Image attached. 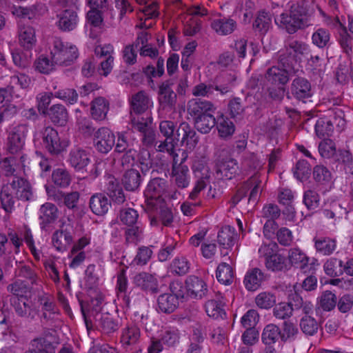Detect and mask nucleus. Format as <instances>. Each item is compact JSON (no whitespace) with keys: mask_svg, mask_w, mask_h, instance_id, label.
I'll use <instances>...</instances> for the list:
<instances>
[{"mask_svg":"<svg viewBox=\"0 0 353 353\" xmlns=\"http://www.w3.org/2000/svg\"><path fill=\"white\" fill-rule=\"evenodd\" d=\"M33 197L30 183L23 179L14 177L12 183L6 184L2 188L1 193V205L6 212L10 213L14 208V198L23 201H30Z\"/></svg>","mask_w":353,"mask_h":353,"instance_id":"1","label":"nucleus"},{"mask_svg":"<svg viewBox=\"0 0 353 353\" xmlns=\"http://www.w3.org/2000/svg\"><path fill=\"white\" fill-rule=\"evenodd\" d=\"M52 179L55 185L61 188L68 187L71 181L68 171L63 168L55 169L52 172Z\"/></svg>","mask_w":353,"mask_h":353,"instance_id":"45","label":"nucleus"},{"mask_svg":"<svg viewBox=\"0 0 353 353\" xmlns=\"http://www.w3.org/2000/svg\"><path fill=\"white\" fill-rule=\"evenodd\" d=\"M324 271L330 276H336L343 272L342 261L336 258H330L324 263Z\"/></svg>","mask_w":353,"mask_h":353,"instance_id":"52","label":"nucleus"},{"mask_svg":"<svg viewBox=\"0 0 353 353\" xmlns=\"http://www.w3.org/2000/svg\"><path fill=\"white\" fill-rule=\"evenodd\" d=\"M259 320L256 310H249L241 319V323L246 329H254Z\"/></svg>","mask_w":353,"mask_h":353,"instance_id":"60","label":"nucleus"},{"mask_svg":"<svg viewBox=\"0 0 353 353\" xmlns=\"http://www.w3.org/2000/svg\"><path fill=\"white\" fill-rule=\"evenodd\" d=\"M50 54L56 64L68 65L77 58L78 50L74 45L55 37L52 39Z\"/></svg>","mask_w":353,"mask_h":353,"instance_id":"3","label":"nucleus"},{"mask_svg":"<svg viewBox=\"0 0 353 353\" xmlns=\"http://www.w3.org/2000/svg\"><path fill=\"white\" fill-rule=\"evenodd\" d=\"M165 181L159 178L151 180L144 192L146 199L152 205L164 200L165 194Z\"/></svg>","mask_w":353,"mask_h":353,"instance_id":"9","label":"nucleus"},{"mask_svg":"<svg viewBox=\"0 0 353 353\" xmlns=\"http://www.w3.org/2000/svg\"><path fill=\"white\" fill-rule=\"evenodd\" d=\"M56 64L53 59L50 60L47 57L41 55L34 62V66L37 70L43 74L50 73Z\"/></svg>","mask_w":353,"mask_h":353,"instance_id":"58","label":"nucleus"},{"mask_svg":"<svg viewBox=\"0 0 353 353\" xmlns=\"http://www.w3.org/2000/svg\"><path fill=\"white\" fill-rule=\"evenodd\" d=\"M299 334V330L295 325L290 322H284L282 332L281 331V339L283 341H292Z\"/></svg>","mask_w":353,"mask_h":353,"instance_id":"59","label":"nucleus"},{"mask_svg":"<svg viewBox=\"0 0 353 353\" xmlns=\"http://www.w3.org/2000/svg\"><path fill=\"white\" fill-rule=\"evenodd\" d=\"M78 23V16L75 10L65 9L59 15L57 25L63 31L74 30Z\"/></svg>","mask_w":353,"mask_h":353,"instance_id":"21","label":"nucleus"},{"mask_svg":"<svg viewBox=\"0 0 353 353\" xmlns=\"http://www.w3.org/2000/svg\"><path fill=\"white\" fill-rule=\"evenodd\" d=\"M52 241L58 251L63 252L72 241L70 229L68 226H63L53 234Z\"/></svg>","mask_w":353,"mask_h":353,"instance_id":"19","label":"nucleus"},{"mask_svg":"<svg viewBox=\"0 0 353 353\" xmlns=\"http://www.w3.org/2000/svg\"><path fill=\"white\" fill-rule=\"evenodd\" d=\"M265 266L268 270L272 271H282L290 268V264L285 256L277 252L268 258L265 261Z\"/></svg>","mask_w":353,"mask_h":353,"instance_id":"34","label":"nucleus"},{"mask_svg":"<svg viewBox=\"0 0 353 353\" xmlns=\"http://www.w3.org/2000/svg\"><path fill=\"white\" fill-rule=\"evenodd\" d=\"M122 183L126 190H136L141 183V176L139 172L134 168L128 170L123 174Z\"/></svg>","mask_w":353,"mask_h":353,"instance_id":"27","label":"nucleus"},{"mask_svg":"<svg viewBox=\"0 0 353 353\" xmlns=\"http://www.w3.org/2000/svg\"><path fill=\"white\" fill-rule=\"evenodd\" d=\"M263 279V274L259 268H254L249 270L243 280L245 288L249 291L257 290Z\"/></svg>","mask_w":353,"mask_h":353,"instance_id":"26","label":"nucleus"},{"mask_svg":"<svg viewBox=\"0 0 353 353\" xmlns=\"http://www.w3.org/2000/svg\"><path fill=\"white\" fill-rule=\"evenodd\" d=\"M316 259H310L307 254L299 248H292L288 252V262L290 268L293 266L304 272L313 270Z\"/></svg>","mask_w":353,"mask_h":353,"instance_id":"7","label":"nucleus"},{"mask_svg":"<svg viewBox=\"0 0 353 353\" xmlns=\"http://www.w3.org/2000/svg\"><path fill=\"white\" fill-rule=\"evenodd\" d=\"M326 205V208L323 210V214L327 219H333V223L341 220L343 214L345 212V209L336 201H332L330 203H327Z\"/></svg>","mask_w":353,"mask_h":353,"instance_id":"39","label":"nucleus"},{"mask_svg":"<svg viewBox=\"0 0 353 353\" xmlns=\"http://www.w3.org/2000/svg\"><path fill=\"white\" fill-rule=\"evenodd\" d=\"M290 93L296 99L306 103L313 94L310 82L303 77L295 78L290 85Z\"/></svg>","mask_w":353,"mask_h":353,"instance_id":"10","label":"nucleus"},{"mask_svg":"<svg viewBox=\"0 0 353 353\" xmlns=\"http://www.w3.org/2000/svg\"><path fill=\"white\" fill-rule=\"evenodd\" d=\"M183 290L185 296L194 299H201L208 292V286L205 282L195 276H190L187 278L185 283V288H178Z\"/></svg>","mask_w":353,"mask_h":353,"instance_id":"6","label":"nucleus"},{"mask_svg":"<svg viewBox=\"0 0 353 353\" xmlns=\"http://www.w3.org/2000/svg\"><path fill=\"white\" fill-rule=\"evenodd\" d=\"M211 27L218 34L228 35L235 30L237 24L231 18L223 17L214 19L211 23Z\"/></svg>","mask_w":353,"mask_h":353,"instance_id":"22","label":"nucleus"},{"mask_svg":"<svg viewBox=\"0 0 353 353\" xmlns=\"http://www.w3.org/2000/svg\"><path fill=\"white\" fill-rule=\"evenodd\" d=\"M18 37L20 46L25 50H31L36 45L35 30L30 26L20 25L18 30Z\"/></svg>","mask_w":353,"mask_h":353,"instance_id":"17","label":"nucleus"},{"mask_svg":"<svg viewBox=\"0 0 353 353\" xmlns=\"http://www.w3.org/2000/svg\"><path fill=\"white\" fill-rule=\"evenodd\" d=\"M179 331L174 327H168L163 329L159 339L165 347H172L179 343Z\"/></svg>","mask_w":353,"mask_h":353,"instance_id":"35","label":"nucleus"},{"mask_svg":"<svg viewBox=\"0 0 353 353\" xmlns=\"http://www.w3.org/2000/svg\"><path fill=\"white\" fill-rule=\"evenodd\" d=\"M215 118L212 114H205L195 119V128L199 132H209L215 125Z\"/></svg>","mask_w":353,"mask_h":353,"instance_id":"46","label":"nucleus"},{"mask_svg":"<svg viewBox=\"0 0 353 353\" xmlns=\"http://www.w3.org/2000/svg\"><path fill=\"white\" fill-rule=\"evenodd\" d=\"M143 229L141 225H136L126 230L125 241L128 243L137 244L143 238Z\"/></svg>","mask_w":353,"mask_h":353,"instance_id":"57","label":"nucleus"},{"mask_svg":"<svg viewBox=\"0 0 353 353\" xmlns=\"http://www.w3.org/2000/svg\"><path fill=\"white\" fill-rule=\"evenodd\" d=\"M312 42L320 48L326 47L330 40V33L325 28L317 29L312 34Z\"/></svg>","mask_w":353,"mask_h":353,"instance_id":"50","label":"nucleus"},{"mask_svg":"<svg viewBox=\"0 0 353 353\" xmlns=\"http://www.w3.org/2000/svg\"><path fill=\"white\" fill-rule=\"evenodd\" d=\"M43 142L50 152L58 154L65 150L70 141L66 134H47Z\"/></svg>","mask_w":353,"mask_h":353,"instance_id":"13","label":"nucleus"},{"mask_svg":"<svg viewBox=\"0 0 353 353\" xmlns=\"http://www.w3.org/2000/svg\"><path fill=\"white\" fill-rule=\"evenodd\" d=\"M53 97L57 98L63 101L74 104L77 101L78 93L73 88H60L57 90V86L54 87Z\"/></svg>","mask_w":353,"mask_h":353,"instance_id":"42","label":"nucleus"},{"mask_svg":"<svg viewBox=\"0 0 353 353\" xmlns=\"http://www.w3.org/2000/svg\"><path fill=\"white\" fill-rule=\"evenodd\" d=\"M314 242L316 252L323 255H330L336 248V241L330 237L314 238Z\"/></svg>","mask_w":353,"mask_h":353,"instance_id":"31","label":"nucleus"},{"mask_svg":"<svg viewBox=\"0 0 353 353\" xmlns=\"http://www.w3.org/2000/svg\"><path fill=\"white\" fill-rule=\"evenodd\" d=\"M115 143L114 134H97L94 139V145L98 151L108 153Z\"/></svg>","mask_w":353,"mask_h":353,"instance_id":"33","label":"nucleus"},{"mask_svg":"<svg viewBox=\"0 0 353 353\" xmlns=\"http://www.w3.org/2000/svg\"><path fill=\"white\" fill-rule=\"evenodd\" d=\"M173 79L163 81L159 85L158 100L163 110H172L176 103V94L172 90Z\"/></svg>","mask_w":353,"mask_h":353,"instance_id":"8","label":"nucleus"},{"mask_svg":"<svg viewBox=\"0 0 353 353\" xmlns=\"http://www.w3.org/2000/svg\"><path fill=\"white\" fill-rule=\"evenodd\" d=\"M92 154L90 150L74 148L70 152L69 163L77 172L86 171V167L91 163Z\"/></svg>","mask_w":353,"mask_h":353,"instance_id":"11","label":"nucleus"},{"mask_svg":"<svg viewBox=\"0 0 353 353\" xmlns=\"http://www.w3.org/2000/svg\"><path fill=\"white\" fill-rule=\"evenodd\" d=\"M292 307L288 303H280L276 305L274 310V316L279 319H285L292 314Z\"/></svg>","mask_w":353,"mask_h":353,"instance_id":"63","label":"nucleus"},{"mask_svg":"<svg viewBox=\"0 0 353 353\" xmlns=\"http://www.w3.org/2000/svg\"><path fill=\"white\" fill-rule=\"evenodd\" d=\"M281 338V330L274 324L267 325L262 332L261 339L263 343L268 345L275 343Z\"/></svg>","mask_w":353,"mask_h":353,"instance_id":"41","label":"nucleus"},{"mask_svg":"<svg viewBox=\"0 0 353 353\" xmlns=\"http://www.w3.org/2000/svg\"><path fill=\"white\" fill-rule=\"evenodd\" d=\"M131 114H137L145 112L150 106L152 101L148 93L141 90L132 96L131 98Z\"/></svg>","mask_w":353,"mask_h":353,"instance_id":"18","label":"nucleus"},{"mask_svg":"<svg viewBox=\"0 0 353 353\" xmlns=\"http://www.w3.org/2000/svg\"><path fill=\"white\" fill-rule=\"evenodd\" d=\"M287 52L292 55L293 58H299L301 57H307L310 54L309 46L303 42L297 40H289L285 46Z\"/></svg>","mask_w":353,"mask_h":353,"instance_id":"30","label":"nucleus"},{"mask_svg":"<svg viewBox=\"0 0 353 353\" xmlns=\"http://www.w3.org/2000/svg\"><path fill=\"white\" fill-rule=\"evenodd\" d=\"M111 204L108 198L103 194H96L90 199V208L92 212L99 216L108 212Z\"/></svg>","mask_w":353,"mask_h":353,"instance_id":"23","label":"nucleus"},{"mask_svg":"<svg viewBox=\"0 0 353 353\" xmlns=\"http://www.w3.org/2000/svg\"><path fill=\"white\" fill-rule=\"evenodd\" d=\"M214 110V105L209 101L193 99L188 103V113L196 119L205 114H211Z\"/></svg>","mask_w":353,"mask_h":353,"instance_id":"15","label":"nucleus"},{"mask_svg":"<svg viewBox=\"0 0 353 353\" xmlns=\"http://www.w3.org/2000/svg\"><path fill=\"white\" fill-rule=\"evenodd\" d=\"M319 152L321 156L324 158L333 157L336 152L334 143L329 138H324L319 144Z\"/></svg>","mask_w":353,"mask_h":353,"instance_id":"54","label":"nucleus"},{"mask_svg":"<svg viewBox=\"0 0 353 353\" xmlns=\"http://www.w3.org/2000/svg\"><path fill=\"white\" fill-rule=\"evenodd\" d=\"M26 353H56L54 345L44 338L33 340L31 343V349Z\"/></svg>","mask_w":353,"mask_h":353,"instance_id":"37","label":"nucleus"},{"mask_svg":"<svg viewBox=\"0 0 353 353\" xmlns=\"http://www.w3.org/2000/svg\"><path fill=\"white\" fill-rule=\"evenodd\" d=\"M300 327L305 334L314 335L318 330V323L314 318L305 315L301 320Z\"/></svg>","mask_w":353,"mask_h":353,"instance_id":"55","label":"nucleus"},{"mask_svg":"<svg viewBox=\"0 0 353 353\" xmlns=\"http://www.w3.org/2000/svg\"><path fill=\"white\" fill-rule=\"evenodd\" d=\"M307 3L301 1L292 4L288 12L282 13L279 17L275 19V23L290 34L307 26L310 17Z\"/></svg>","mask_w":353,"mask_h":353,"instance_id":"2","label":"nucleus"},{"mask_svg":"<svg viewBox=\"0 0 353 353\" xmlns=\"http://www.w3.org/2000/svg\"><path fill=\"white\" fill-rule=\"evenodd\" d=\"M236 237L235 229L230 225L223 227L217 236L219 244L225 246L226 248L234 245Z\"/></svg>","mask_w":353,"mask_h":353,"instance_id":"38","label":"nucleus"},{"mask_svg":"<svg viewBox=\"0 0 353 353\" xmlns=\"http://www.w3.org/2000/svg\"><path fill=\"white\" fill-rule=\"evenodd\" d=\"M338 41L344 52L347 54L352 52L353 39L345 29H343L339 33Z\"/></svg>","mask_w":353,"mask_h":353,"instance_id":"62","label":"nucleus"},{"mask_svg":"<svg viewBox=\"0 0 353 353\" xmlns=\"http://www.w3.org/2000/svg\"><path fill=\"white\" fill-rule=\"evenodd\" d=\"M190 174L188 167L183 162L177 164L174 161L172 165L171 179L179 188H185L190 183Z\"/></svg>","mask_w":353,"mask_h":353,"instance_id":"14","label":"nucleus"},{"mask_svg":"<svg viewBox=\"0 0 353 353\" xmlns=\"http://www.w3.org/2000/svg\"><path fill=\"white\" fill-rule=\"evenodd\" d=\"M266 85H286L289 81V72L279 65L268 68L265 74Z\"/></svg>","mask_w":353,"mask_h":353,"instance_id":"16","label":"nucleus"},{"mask_svg":"<svg viewBox=\"0 0 353 353\" xmlns=\"http://www.w3.org/2000/svg\"><path fill=\"white\" fill-rule=\"evenodd\" d=\"M238 165L234 159H229L221 162L217 167V174L222 179H231L237 173Z\"/></svg>","mask_w":353,"mask_h":353,"instance_id":"28","label":"nucleus"},{"mask_svg":"<svg viewBox=\"0 0 353 353\" xmlns=\"http://www.w3.org/2000/svg\"><path fill=\"white\" fill-rule=\"evenodd\" d=\"M42 306L43 317L47 321H53L59 315L58 309L52 299L48 295H44L39 299Z\"/></svg>","mask_w":353,"mask_h":353,"instance_id":"29","label":"nucleus"},{"mask_svg":"<svg viewBox=\"0 0 353 353\" xmlns=\"http://www.w3.org/2000/svg\"><path fill=\"white\" fill-rule=\"evenodd\" d=\"M225 299L222 294L217 293L214 296L208 300L204 305L207 315L214 319H223L225 316Z\"/></svg>","mask_w":353,"mask_h":353,"instance_id":"12","label":"nucleus"},{"mask_svg":"<svg viewBox=\"0 0 353 353\" xmlns=\"http://www.w3.org/2000/svg\"><path fill=\"white\" fill-rule=\"evenodd\" d=\"M99 327L105 334H111L119 329V324L108 314L102 315L99 321Z\"/></svg>","mask_w":353,"mask_h":353,"instance_id":"51","label":"nucleus"},{"mask_svg":"<svg viewBox=\"0 0 353 353\" xmlns=\"http://www.w3.org/2000/svg\"><path fill=\"white\" fill-rule=\"evenodd\" d=\"M333 158L336 161L344 164V169L347 174H353V157L348 150H339L335 152Z\"/></svg>","mask_w":353,"mask_h":353,"instance_id":"44","label":"nucleus"},{"mask_svg":"<svg viewBox=\"0 0 353 353\" xmlns=\"http://www.w3.org/2000/svg\"><path fill=\"white\" fill-rule=\"evenodd\" d=\"M24 134H10L8 137V147L11 153H17L24 145Z\"/></svg>","mask_w":353,"mask_h":353,"instance_id":"56","label":"nucleus"},{"mask_svg":"<svg viewBox=\"0 0 353 353\" xmlns=\"http://www.w3.org/2000/svg\"><path fill=\"white\" fill-rule=\"evenodd\" d=\"M133 282L136 285L147 292L157 293L158 291L157 279L148 273L141 272L137 274L133 278Z\"/></svg>","mask_w":353,"mask_h":353,"instance_id":"20","label":"nucleus"},{"mask_svg":"<svg viewBox=\"0 0 353 353\" xmlns=\"http://www.w3.org/2000/svg\"><path fill=\"white\" fill-rule=\"evenodd\" d=\"M336 304V296L330 291H325L319 298V307L324 311H331Z\"/></svg>","mask_w":353,"mask_h":353,"instance_id":"47","label":"nucleus"},{"mask_svg":"<svg viewBox=\"0 0 353 353\" xmlns=\"http://www.w3.org/2000/svg\"><path fill=\"white\" fill-rule=\"evenodd\" d=\"M167 136L164 141L160 142L158 149L161 152H168L170 154L174 153L175 148L178 145L179 140H176V135L178 137L180 134H165Z\"/></svg>","mask_w":353,"mask_h":353,"instance_id":"53","label":"nucleus"},{"mask_svg":"<svg viewBox=\"0 0 353 353\" xmlns=\"http://www.w3.org/2000/svg\"><path fill=\"white\" fill-rule=\"evenodd\" d=\"M228 110L233 118L241 115L245 110L241 99L239 97L232 98L228 103Z\"/></svg>","mask_w":353,"mask_h":353,"instance_id":"64","label":"nucleus"},{"mask_svg":"<svg viewBox=\"0 0 353 353\" xmlns=\"http://www.w3.org/2000/svg\"><path fill=\"white\" fill-rule=\"evenodd\" d=\"M303 203L309 210H314L319 205L320 198L318 193L314 190H308L303 195Z\"/></svg>","mask_w":353,"mask_h":353,"instance_id":"61","label":"nucleus"},{"mask_svg":"<svg viewBox=\"0 0 353 353\" xmlns=\"http://www.w3.org/2000/svg\"><path fill=\"white\" fill-rule=\"evenodd\" d=\"M276 301L275 296L267 292L259 293L255 298L256 305L265 310L271 308L276 303Z\"/></svg>","mask_w":353,"mask_h":353,"instance_id":"48","label":"nucleus"},{"mask_svg":"<svg viewBox=\"0 0 353 353\" xmlns=\"http://www.w3.org/2000/svg\"><path fill=\"white\" fill-rule=\"evenodd\" d=\"M192 168L195 177L198 179L193 190L190 194V198L194 199L197 194L205 188L210 174L205 158L194 160Z\"/></svg>","mask_w":353,"mask_h":353,"instance_id":"5","label":"nucleus"},{"mask_svg":"<svg viewBox=\"0 0 353 353\" xmlns=\"http://www.w3.org/2000/svg\"><path fill=\"white\" fill-rule=\"evenodd\" d=\"M139 328L134 323L128 324L121 330V343L123 345H131L137 343L140 338Z\"/></svg>","mask_w":353,"mask_h":353,"instance_id":"25","label":"nucleus"},{"mask_svg":"<svg viewBox=\"0 0 353 353\" xmlns=\"http://www.w3.org/2000/svg\"><path fill=\"white\" fill-rule=\"evenodd\" d=\"M173 294L165 293L160 295L157 299L159 310L164 313L173 312L178 306L179 298H184L185 294L183 290H178L182 288L181 283L173 282L170 285Z\"/></svg>","mask_w":353,"mask_h":353,"instance_id":"4","label":"nucleus"},{"mask_svg":"<svg viewBox=\"0 0 353 353\" xmlns=\"http://www.w3.org/2000/svg\"><path fill=\"white\" fill-rule=\"evenodd\" d=\"M216 276L220 283L228 285L233 281L234 272L229 264L222 263L216 268Z\"/></svg>","mask_w":353,"mask_h":353,"instance_id":"40","label":"nucleus"},{"mask_svg":"<svg viewBox=\"0 0 353 353\" xmlns=\"http://www.w3.org/2000/svg\"><path fill=\"white\" fill-rule=\"evenodd\" d=\"M271 21L272 20L269 14L266 12L262 11L259 13L253 24V27L261 34H265L269 30L271 26Z\"/></svg>","mask_w":353,"mask_h":353,"instance_id":"49","label":"nucleus"},{"mask_svg":"<svg viewBox=\"0 0 353 353\" xmlns=\"http://www.w3.org/2000/svg\"><path fill=\"white\" fill-rule=\"evenodd\" d=\"M51 121L57 125L64 126L68 121V112L65 107L62 104L52 105L48 112Z\"/></svg>","mask_w":353,"mask_h":353,"instance_id":"24","label":"nucleus"},{"mask_svg":"<svg viewBox=\"0 0 353 353\" xmlns=\"http://www.w3.org/2000/svg\"><path fill=\"white\" fill-rule=\"evenodd\" d=\"M143 73L148 79L149 83H153L152 78L161 77L164 74V59L159 57L157 62V68L152 65H148L143 68Z\"/></svg>","mask_w":353,"mask_h":353,"instance_id":"43","label":"nucleus"},{"mask_svg":"<svg viewBox=\"0 0 353 353\" xmlns=\"http://www.w3.org/2000/svg\"><path fill=\"white\" fill-rule=\"evenodd\" d=\"M59 215V211L55 205L46 203L41 206L39 216L43 223L48 224L54 222Z\"/></svg>","mask_w":353,"mask_h":353,"instance_id":"36","label":"nucleus"},{"mask_svg":"<svg viewBox=\"0 0 353 353\" xmlns=\"http://www.w3.org/2000/svg\"><path fill=\"white\" fill-rule=\"evenodd\" d=\"M109 110V103L103 97H97L92 102L91 114L96 120L104 119Z\"/></svg>","mask_w":353,"mask_h":353,"instance_id":"32","label":"nucleus"}]
</instances>
